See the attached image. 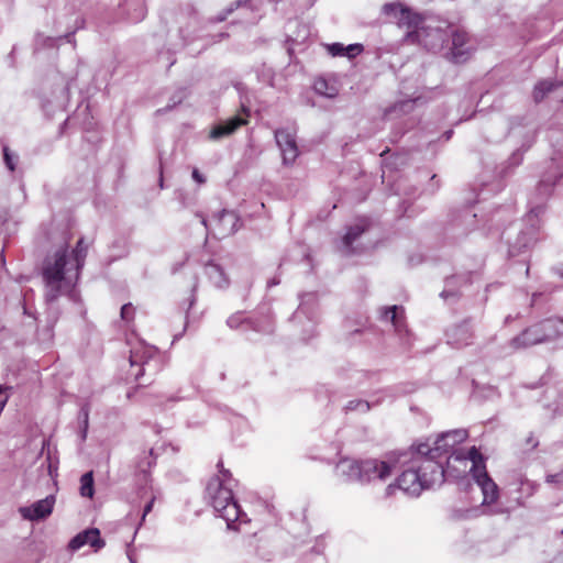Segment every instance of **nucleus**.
Masks as SVG:
<instances>
[{
    "label": "nucleus",
    "instance_id": "obj_25",
    "mask_svg": "<svg viewBox=\"0 0 563 563\" xmlns=\"http://www.w3.org/2000/svg\"><path fill=\"white\" fill-rule=\"evenodd\" d=\"M205 269H206V274L208 275L209 279L216 287H218V288L228 287L229 278L220 265H218L213 262H210L206 265Z\"/></svg>",
    "mask_w": 563,
    "mask_h": 563
},
{
    "label": "nucleus",
    "instance_id": "obj_1",
    "mask_svg": "<svg viewBox=\"0 0 563 563\" xmlns=\"http://www.w3.org/2000/svg\"><path fill=\"white\" fill-rule=\"evenodd\" d=\"M88 245L84 239L77 242L71 258L68 257L67 246L58 249L43 263L42 277L45 287V301L52 305L58 297L69 292L75 286L79 272L85 264Z\"/></svg>",
    "mask_w": 563,
    "mask_h": 563
},
{
    "label": "nucleus",
    "instance_id": "obj_9",
    "mask_svg": "<svg viewBox=\"0 0 563 563\" xmlns=\"http://www.w3.org/2000/svg\"><path fill=\"white\" fill-rule=\"evenodd\" d=\"M405 40L408 43H418L432 52H441L449 42L448 25L442 27L419 26L418 30L407 31Z\"/></svg>",
    "mask_w": 563,
    "mask_h": 563
},
{
    "label": "nucleus",
    "instance_id": "obj_53",
    "mask_svg": "<svg viewBox=\"0 0 563 563\" xmlns=\"http://www.w3.org/2000/svg\"><path fill=\"white\" fill-rule=\"evenodd\" d=\"M295 318H296V319H298V318H299V311H297V312H296Z\"/></svg>",
    "mask_w": 563,
    "mask_h": 563
},
{
    "label": "nucleus",
    "instance_id": "obj_47",
    "mask_svg": "<svg viewBox=\"0 0 563 563\" xmlns=\"http://www.w3.org/2000/svg\"><path fill=\"white\" fill-rule=\"evenodd\" d=\"M452 133H453L452 131L445 132V134H444L445 139L449 140L451 137Z\"/></svg>",
    "mask_w": 563,
    "mask_h": 563
},
{
    "label": "nucleus",
    "instance_id": "obj_23",
    "mask_svg": "<svg viewBox=\"0 0 563 563\" xmlns=\"http://www.w3.org/2000/svg\"><path fill=\"white\" fill-rule=\"evenodd\" d=\"M539 343H542V340L538 323L526 329L522 333L511 340V345L515 349L528 347Z\"/></svg>",
    "mask_w": 563,
    "mask_h": 563
},
{
    "label": "nucleus",
    "instance_id": "obj_8",
    "mask_svg": "<svg viewBox=\"0 0 563 563\" xmlns=\"http://www.w3.org/2000/svg\"><path fill=\"white\" fill-rule=\"evenodd\" d=\"M471 462L470 472L473 474L478 468L486 467L484 457L476 446H472L467 453L462 451H454L448 459L445 472V478H460L467 472V463Z\"/></svg>",
    "mask_w": 563,
    "mask_h": 563
},
{
    "label": "nucleus",
    "instance_id": "obj_52",
    "mask_svg": "<svg viewBox=\"0 0 563 563\" xmlns=\"http://www.w3.org/2000/svg\"><path fill=\"white\" fill-rule=\"evenodd\" d=\"M129 560H130V562H131V563H135V562H134V559H132V556H131V555H129Z\"/></svg>",
    "mask_w": 563,
    "mask_h": 563
},
{
    "label": "nucleus",
    "instance_id": "obj_42",
    "mask_svg": "<svg viewBox=\"0 0 563 563\" xmlns=\"http://www.w3.org/2000/svg\"><path fill=\"white\" fill-rule=\"evenodd\" d=\"M145 16V10L142 5H140L137 14L133 18H131L132 21L137 22L142 20Z\"/></svg>",
    "mask_w": 563,
    "mask_h": 563
},
{
    "label": "nucleus",
    "instance_id": "obj_18",
    "mask_svg": "<svg viewBox=\"0 0 563 563\" xmlns=\"http://www.w3.org/2000/svg\"><path fill=\"white\" fill-rule=\"evenodd\" d=\"M448 343L454 347H463L472 343L473 332L468 320L452 325L446 330Z\"/></svg>",
    "mask_w": 563,
    "mask_h": 563
},
{
    "label": "nucleus",
    "instance_id": "obj_14",
    "mask_svg": "<svg viewBox=\"0 0 563 563\" xmlns=\"http://www.w3.org/2000/svg\"><path fill=\"white\" fill-rule=\"evenodd\" d=\"M212 222L213 235L223 239L239 230L240 218L234 211L223 209L213 217Z\"/></svg>",
    "mask_w": 563,
    "mask_h": 563
},
{
    "label": "nucleus",
    "instance_id": "obj_34",
    "mask_svg": "<svg viewBox=\"0 0 563 563\" xmlns=\"http://www.w3.org/2000/svg\"><path fill=\"white\" fill-rule=\"evenodd\" d=\"M364 47L362 44H350L345 46L344 49V56H347L349 58H353L357 55H360L363 52Z\"/></svg>",
    "mask_w": 563,
    "mask_h": 563
},
{
    "label": "nucleus",
    "instance_id": "obj_28",
    "mask_svg": "<svg viewBox=\"0 0 563 563\" xmlns=\"http://www.w3.org/2000/svg\"><path fill=\"white\" fill-rule=\"evenodd\" d=\"M398 309H399L398 306H393V307L384 309L383 319L390 321L393 323V325L395 327V329L397 331H400L401 327H402V321L400 320V318L398 316Z\"/></svg>",
    "mask_w": 563,
    "mask_h": 563
},
{
    "label": "nucleus",
    "instance_id": "obj_45",
    "mask_svg": "<svg viewBox=\"0 0 563 563\" xmlns=\"http://www.w3.org/2000/svg\"><path fill=\"white\" fill-rule=\"evenodd\" d=\"M200 218H201V224L208 230V220L203 217V216H200L198 214Z\"/></svg>",
    "mask_w": 563,
    "mask_h": 563
},
{
    "label": "nucleus",
    "instance_id": "obj_41",
    "mask_svg": "<svg viewBox=\"0 0 563 563\" xmlns=\"http://www.w3.org/2000/svg\"><path fill=\"white\" fill-rule=\"evenodd\" d=\"M192 178L199 184H203L206 181V178L202 174L199 173L198 169L192 170Z\"/></svg>",
    "mask_w": 563,
    "mask_h": 563
},
{
    "label": "nucleus",
    "instance_id": "obj_44",
    "mask_svg": "<svg viewBox=\"0 0 563 563\" xmlns=\"http://www.w3.org/2000/svg\"><path fill=\"white\" fill-rule=\"evenodd\" d=\"M553 272H554L558 276H560L561 278H563V264H560V265L555 266V267L553 268Z\"/></svg>",
    "mask_w": 563,
    "mask_h": 563
},
{
    "label": "nucleus",
    "instance_id": "obj_13",
    "mask_svg": "<svg viewBox=\"0 0 563 563\" xmlns=\"http://www.w3.org/2000/svg\"><path fill=\"white\" fill-rule=\"evenodd\" d=\"M275 140L280 150L284 165L292 164L299 154L295 131L278 129L275 132Z\"/></svg>",
    "mask_w": 563,
    "mask_h": 563
},
{
    "label": "nucleus",
    "instance_id": "obj_29",
    "mask_svg": "<svg viewBox=\"0 0 563 563\" xmlns=\"http://www.w3.org/2000/svg\"><path fill=\"white\" fill-rule=\"evenodd\" d=\"M314 89L318 93L328 98H333L338 95V90L334 86H329L324 79H318L314 82Z\"/></svg>",
    "mask_w": 563,
    "mask_h": 563
},
{
    "label": "nucleus",
    "instance_id": "obj_32",
    "mask_svg": "<svg viewBox=\"0 0 563 563\" xmlns=\"http://www.w3.org/2000/svg\"><path fill=\"white\" fill-rule=\"evenodd\" d=\"M371 409V405L368 401L365 400H350L346 406L345 410L347 411H360V412H367Z\"/></svg>",
    "mask_w": 563,
    "mask_h": 563
},
{
    "label": "nucleus",
    "instance_id": "obj_2",
    "mask_svg": "<svg viewBox=\"0 0 563 563\" xmlns=\"http://www.w3.org/2000/svg\"><path fill=\"white\" fill-rule=\"evenodd\" d=\"M399 466H406L396 481L388 485L386 494L391 495L395 488L412 497H418L422 490L440 486L445 481V472L440 461H433L418 444L406 457H400Z\"/></svg>",
    "mask_w": 563,
    "mask_h": 563
},
{
    "label": "nucleus",
    "instance_id": "obj_3",
    "mask_svg": "<svg viewBox=\"0 0 563 563\" xmlns=\"http://www.w3.org/2000/svg\"><path fill=\"white\" fill-rule=\"evenodd\" d=\"M218 467L220 475L209 479L205 499L225 520L229 529L238 530L236 523H246L249 519L233 497L230 471L223 468L222 462L218 463Z\"/></svg>",
    "mask_w": 563,
    "mask_h": 563
},
{
    "label": "nucleus",
    "instance_id": "obj_26",
    "mask_svg": "<svg viewBox=\"0 0 563 563\" xmlns=\"http://www.w3.org/2000/svg\"><path fill=\"white\" fill-rule=\"evenodd\" d=\"M93 493V474L92 472H87L80 477V495L92 498Z\"/></svg>",
    "mask_w": 563,
    "mask_h": 563
},
{
    "label": "nucleus",
    "instance_id": "obj_20",
    "mask_svg": "<svg viewBox=\"0 0 563 563\" xmlns=\"http://www.w3.org/2000/svg\"><path fill=\"white\" fill-rule=\"evenodd\" d=\"M361 460L341 459L335 465V475L344 482L361 484Z\"/></svg>",
    "mask_w": 563,
    "mask_h": 563
},
{
    "label": "nucleus",
    "instance_id": "obj_15",
    "mask_svg": "<svg viewBox=\"0 0 563 563\" xmlns=\"http://www.w3.org/2000/svg\"><path fill=\"white\" fill-rule=\"evenodd\" d=\"M242 112L225 121L219 122L210 132V139L219 140L234 133L240 126L247 123L249 110L242 107Z\"/></svg>",
    "mask_w": 563,
    "mask_h": 563
},
{
    "label": "nucleus",
    "instance_id": "obj_22",
    "mask_svg": "<svg viewBox=\"0 0 563 563\" xmlns=\"http://www.w3.org/2000/svg\"><path fill=\"white\" fill-rule=\"evenodd\" d=\"M550 92H555L556 98L563 101V80H561V81H550V80L539 81L534 86V89H533V99L536 102H540Z\"/></svg>",
    "mask_w": 563,
    "mask_h": 563
},
{
    "label": "nucleus",
    "instance_id": "obj_37",
    "mask_svg": "<svg viewBox=\"0 0 563 563\" xmlns=\"http://www.w3.org/2000/svg\"><path fill=\"white\" fill-rule=\"evenodd\" d=\"M3 159L5 166L13 172L15 169V163L13 159V155L10 153V150L8 146H3Z\"/></svg>",
    "mask_w": 563,
    "mask_h": 563
},
{
    "label": "nucleus",
    "instance_id": "obj_5",
    "mask_svg": "<svg viewBox=\"0 0 563 563\" xmlns=\"http://www.w3.org/2000/svg\"><path fill=\"white\" fill-rule=\"evenodd\" d=\"M408 453H389L384 459L361 460V484H371L376 481L384 482L398 467L400 457H406Z\"/></svg>",
    "mask_w": 563,
    "mask_h": 563
},
{
    "label": "nucleus",
    "instance_id": "obj_10",
    "mask_svg": "<svg viewBox=\"0 0 563 563\" xmlns=\"http://www.w3.org/2000/svg\"><path fill=\"white\" fill-rule=\"evenodd\" d=\"M563 176V147L555 151L551 157L550 166L542 176L537 191L541 196L540 200L548 198L551 195L552 187Z\"/></svg>",
    "mask_w": 563,
    "mask_h": 563
},
{
    "label": "nucleus",
    "instance_id": "obj_39",
    "mask_svg": "<svg viewBox=\"0 0 563 563\" xmlns=\"http://www.w3.org/2000/svg\"><path fill=\"white\" fill-rule=\"evenodd\" d=\"M526 445L530 448V450L536 449L539 445V441L534 438L532 433L526 439Z\"/></svg>",
    "mask_w": 563,
    "mask_h": 563
},
{
    "label": "nucleus",
    "instance_id": "obj_51",
    "mask_svg": "<svg viewBox=\"0 0 563 563\" xmlns=\"http://www.w3.org/2000/svg\"><path fill=\"white\" fill-rule=\"evenodd\" d=\"M518 154H514V159H516V163H519V159H517Z\"/></svg>",
    "mask_w": 563,
    "mask_h": 563
},
{
    "label": "nucleus",
    "instance_id": "obj_12",
    "mask_svg": "<svg viewBox=\"0 0 563 563\" xmlns=\"http://www.w3.org/2000/svg\"><path fill=\"white\" fill-rule=\"evenodd\" d=\"M382 11L390 21L397 23L400 27H407L408 31L418 30L422 24V19L419 14L411 12L400 3H386L383 5Z\"/></svg>",
    "mask_w": 563,
    "mask_h": 563
},
{
    "label": "nucleus",
    "instance_id": "obj_50",
    "mask_svg": "<svg viewBox=\"0 0 563 563\" xmlns=\"http://www.w3.org/2000/svg\"><path fill=\"white\" fill-rule=\"evenodd\" d=\"M255 331H261V329L257 325H251Z\"/></svg>",
    "mask_w": 563,
    "mask_h": 563
},
{
    "label": "nucleus",
    "instance_id": "obj_16",
    "mask_svg": "<svg viewBox=\"0 0 563 563\" xmlns=\"http://www.w3.org/2000/svg\"><path fill=\"white\" fill-rule=\"evenodd\" d=\"M54 504L55 497L49 495L44 499L33 503L31 506L21 507L19 511L23 519L38 521L45 519L52 514Z\"/></svg>",
    "mask_w": 563,
    "mask_h": 563
},
{
    "label": "nucleus",
    "instance_id": "obj_4",
    "mask_svg": "<svg viewBox=\"0 0 563 563\" xmlns=\"http://www.w3.org/2000/svg\"><path fill=\"white\" fill-rule=\"evenodd\" d=\"M543 212L544 206L537 202L530 208L520 224V228H511V230H516L517 235L512 239L510 236V232H508L507 242L509 245L508 253L510 256L521 254L525 250L529 249L537 242L540 230V217Z\"/></svg>",
    "mask_w": 563,
    "mask_h": 563
},
{
    "label": "nucleus",
    "instance_id": "obj_36",
    "mask_svg": "<svg viewBox=\"0 0 563 563\" xmlns=\"http://www.w3.org/2000/svg\"><path fill=\"white\" fill-rule=\"evenodd\" d=\"M227 323H228V325H229L230 328H232V329H236V328H239V327H240L241 324H243V323H247V324H249V323H250V321H247V320H243L242 314L236 313V314L231 316V317L227 320Z\"/></svg>",
    "mask_w": 563,
    "mask_h": 563
},
{
    "label": "nucleus",
    "instance_id": "obj_31",
    "mask_svg": "<svg viewBox=\"0 0 563 563\" xmlns=\"http://www.w3.org/2000/svg\"><path fill=\"white\" fill-rule=\"evenodd\" d=\"M78 419L81 426V439L85 440L89 424V408L87 405L81 407Z\"/></svg>",
    "mask_w": 563,
    "mask_h": 563
},
{
    "label": "nucleus",
    "instance_id": "obj_24",
    "mask_svg": "<svg viewBox=\"0 0 563 563\" xmlns=\"http://www.w3.org/2000/svg\"><path fill=\"white\" fill-rule=\"evenodd\" d=\"M368 227L369 221L367 219H361L347 229V232L342 239V245L346 254L351 253L352 244L368 229Z\"/></svg>",
    "mask_w": 563,
    "mask_h": 563
},
{
    "label": "nucleus",
    "instance_id": "obj_21",
    "mask_svg": "<svg viewBox=\"0 0 563 563\" xmlns=\"http://www.w3.org/2000/svg\"><path fill=\"white\" fill-rule=\"evenodd\" d=\"M543 342L555 340L563 335V318H549L538 323Z\"/></svg>",
    "mask_w": 563,
    "mask_h": 563
},
{
    "label": "nucleus",
    "instance_id": "obj_33",
    "mask_svg": "<svg viewBox=\"0 0 563 563\" xmlns=\"http://www.w3.org/2000/svg\"><path fill=\"white\" fill-rule=\"evenodd\" d=\"M244 1L243 0H236L234 2H232L222 13H220L219 15H217V18L214 19L216 22H222L224 21L228 15H230L234 10H236L238 8H240L242 5Z\"/></svg>",
    "mask_w": 563,
    "mask_h": 563
},
{
    "label": "nucleus",
    "instance_id": "obj_19",
    "mask_svg": "<svg viewBox=\"0 0 563 563\" xmlns=\"http://www.w3.org/2000/svg\"><path fill=\"white\" fill-rule=\"evenodd\" d=\"M86 544H89L95 551L104 547V541L100 538L99 529L89 528L79 532L69 541L68 547L71 551H76Z\"/></svg>",
    "mask_w": 563,
    "mask_h": 563
},
{
    "label": "nucleus",
    "instance_id": "obj_11",
    "mask_svg": "<svg viewBox=\"0 0 563 563\" xmlns=\"http://www.w3.org/2000/svg\"><path fill=\"white\" fill-rule=\"evenodd\" d=\"M157 350L151 345H142L131 350L130 363L131 366H140V369L134 374L135 379H140L146 371L156 373L159 366L156 364Z\"/></svg>",
    "mask_w": 563,
    "mask_h": 563
},
{
    "label": "nucleus",
    "instance_id": "obj_40",
    "mask_svg": "<svg viewBox=\"0 0 563 563\" xmlns=\"http://www.w3.org/2000/svg\"><path fill=\"white\" fill-rule=\"evenodd\" d=\"M154 500L155 498L153 497L144 507L143 509V515H142V520L145 519V517L152 511V508H153V505H154Z\"/></svg>",
    "mask_w": 563,
    "mask_h": 563
},
{
    "label": "nucleus",
    "instance_id": "obj_46",
    "mask_svg": "<svg viewBox=\"0 0 563 563\" xmlns=\"http://www.w3.org/2000/svg\"><path fill=\"white\" fill-rule=\"evenodd\" d=\"M73 33H68L66 34L64 37L68 41V42H71V38H73Z\"/></svg>",
    "mask_w": 563,
    "mask_h": 563
},
{
    "label": "nucleus",
    "instance_id": "obj_38",
    "mask_svg": "<svg viewBox=\"0 0 563 563\" xmlns=\"http://www.w3.org/2000/svg\"><path fill=\"white\" fill-rule=\"evenodd\" d=\"M134 313V308L131 303L123 305L121 308V318L123 320H130L132 319Z\"/></svg>",
    "mask_w": 563,
    "mask_h": 563
},
{
    "label": "nucleus",
    "instance_id": "obj_6",
    "mask_svg": "<svg viewBox=\"0 0 563 563\" xmlns=\"http://www.w3.org/2000/svg\"><path fill=\"white\" fill-rule=\"evenodd\" d=\"M449 42L445 44L444 56L455 63H465L474 52V45L466 31L457 26L448 25Z\"/></svg>",
    "mask_w": 563,
    "mask_h": 563
},
{
    "label": "nucleus",
    "instance_id": "obj_17",
    "mask_svg": "<svg viewBox=\"0 0 563 563\" xmlns=\"http://www.w3.org/2000/svg\"><path fill=\"white\" fill-rule=\"evenodd\" d=\"M472 477L482 490L483 504L489 505L495 503L498 498V486L488 475L486 467L474 471Z\"/></svg>",
    "mask_w": 563,
    "mask_h": 563
},
{
    "label": "nucleus",
    "instance_id": "obj_43",
    "mask_svg": "<svg viewBox=\"0 0 563 563\" xmlns=\"http://www.w3.org/2000/svg\"><path fill=\"white\" fill-rule=\"evenodd\" d=\"M561 474H550L547 476V483L553 484L560 482Z\"/></svg>",
    "mask_w": 563,
    "mask_h": 563
},
{
    "label": "nucleus",
    "instance_id": "obj_7",
    "mask_svg": "<svg viewBox=\"0 0 563 563\" xmlns=\"http://www.w3.org/2000/svg\"><path fill=\"white\" fill-rule=\"evenodd\" d=\"M468 437V432L465 429H455L443 432L437 437L433 444L419 443L421 450L426 452L433 461H440L443 464V460L448 461V453L456 444L463 442Z\"/></svg>",
    "mask_w": 563,
    "mask_h": 563
},
{
    "label": "nucleus",
    "instance_id": "obj_48",
    "mask_svg": "<svg viewBox=\"0 0 563 563\" xmlns=\"http://www.w3.org/2000/svg\"><path fill=\"white\" fill-rule=\"evenodd\" d=\"M277 284H278V282H277V280H275V279H273L272 282H269V283H268V286L271 287V286H273V285H277Z\"/></svg>",
    "mask_w": 563,
    "mask_h": 563
},
{
    "label": "nucleus",
    "instance_id": "obj_30",
    "mask_svg": "<svg viewBox=\"0 0 563 563\" xmlns=\"http://www.w3.org/2000/svg\"><path fill=\"white\" fill-rule=\"evenodd\" d=\"M187 93H186V90L185 89H178L170 98L169 100V103L166 106V108H163V109H158L156 112L159 114V113H165L169 110H172L175 106H177L178 103H180L185 98H186Z\"/></svg>",
    "mask_w": 563,
    "mask_h": 563
},
{
    "label": "nucleus",
    "instance_id": "obj_35",
    "mask_svg": "<svg viewBox=\"0 0 563 563\" xmlns=\"http://www.w3.org/2000/svg\"><path fill=\"white\" fill-rule=\"evenodd\" d=\"M327 49L332 56H344L345 46L341 43H332L327 45Z\"/></svg>",
    "mask_w": 563,
    "mask_h": 563
},
{
    "label": "nucleus",
    "instance_id": "obj_27",
    "mask_svg": "<svg viewBox=\"0 0 563 563\" xmlns=\"http://www.w3.org/2000/svg\"><path fill=\"white\" fill-rule=\"evenodd\" d=\"M463 277L461 276H451L445 279V287L441 291L440 296L444 300H448L450 298L455 299L457 297V291L454 289V286L461 280Z\"/></svg>",
    "mask_w": 563,
    "mask_h": 563
},
{
    "label": "nucleus",
    "instance_id": "obj_49",
    "mask_svg": "<svg viewBox=\"0 0 563 563\" xmlns=\"http://www.w3.org/2000/svg\"><path fill=\"white\" fill-rule=\"evenodd\" d=\"M195 300H196V299H195V297H192V298L190 299V302H189V307H188V309L192 307V305L195 303Z\"/></svg>",
    "mask_w": 563,
    "mask_h": 563
}]
</instances>
